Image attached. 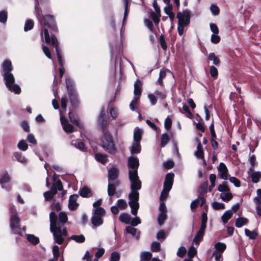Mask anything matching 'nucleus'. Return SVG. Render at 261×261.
I'll return each mask as SVG.
<instances>
[{"instance_id":"a211bd4d","label":"nucleus","mask_w":261,"mask_h":261,"mask_svg":"<svg viewBox=\"0 0 261 261\" xmlns=\"http://www.w3.org/2000/svg\"><path fill=\"white\" fill-rule=\"evenodd\" d=\"M248 222V220L244 217H239L237 219L235 222V226L238 228H240L243 226L247 224Z\"/></svg>"},{"instance_id":"338daca9","label":"nucleus","mask_w":261,"mask_h":261,"mask_svg":"<svg viewBox=\"0 0 261 261\" xmlns=\"http://www.w3.org/2000/svg\"><path fill=\"white\" fill-rule=\"evenodd\" d=\"M211 40L214 43H217L220 40V37L217 34H213L211 36Z\"/></svg>"},{"instance_id":"f03ea898","label":"nucleus","mask_w":261,"mask_h":261,"mask_svg":"<svg viewBox=\"0 0 261 261\" xmlns=\"http://www.w3.org/2000/svg\"><path fill=\"white\" fill-rule=\"evenodd\" d=\"M39 21L42 27L41 31L42 39H44L47 43H51L52 45L55 46L59 64L61 67H63V64L62 61V56L58 49L57 38L54 35H51L50 37L47 30V28H49L53 31L57 30V27L55 23L53 17L51 15H47L42 16L41 19L39 18Z\"/></svg>"},{"instance_id":"6ab92c4d","label":"nucleus","mask_w":261,"mask_h":261,"mask_svg":"<svg viewBox=\"0 0 261 261\" xmlns=\"http://www.w3.org/2000/svg\"><path fill=\"white\" fill-rule=\"evenodd\" d=\"M140 150L141 145L140 142L134 141L132 146V154L139 153Z\"/></svg>"},{"instance_id":"473e14b6","label":"nucleus","mask_w":261,"mask_h":261,"mask_svg":"<svg viewBox=\"0 0 261 261\" xmlns=\"http://www.w3.org/2000/svg\"><path fill=\"white\" fill-rule=\"evenodd\" d=\"M141 93V83L139 81H137L134 84V94L136 96H140Z\"/></svg>"},{"instance_id":"a878e982","label":"nucleus","mask_w":261,"mask_h":261,"mask_svg":"<svg viewBox=\"0 0 261 261\" xmlns=\"http://www.w3.org/2000/svg\"><path fill=\"white\" fill-rule=\"evenodd\" d=\"M204 233L202 232L198 231L194 238L193 242L197 246H198L199 243L202 241Z\"/></svg>"},{"instance_id":"cd10ccee","label":"nucleus","mask_w":261,"mask_h":261,"mask_svg":"<svg viewBox=\"0 0 261 261\" xmlns=\"http://www.w3.org/2000/svg\"><path fill=\"white\" fill-rule=\"evenodd\" d=\"M70 239L79 243H83L85 240V238L83 234L72 235L70 237Z\"/></svg>"},{"instance_id":"0e129e2a","label":"nucleus","mask_w":261,"mask_h":261,"mask_svg":"<svg viewBox=\"0 0 261 261\" xmlns=\"http://www.w3.org/2000/svg\"><path fill=\"white\" fill-rule=\"evenodd\" d=\"M210 29L211 31L214 34H218L219 33V30L217 26V25L215 23H211L210 24Z\"/></svg>"},{"instance_id":"8fccbe9b","label":"nucleus","mask_w":261,"mask_h":261,"mask_svg":"<svg viewBox=\"0 0 261 261\" xmlns=\"http://www.w3.org/2000/svg\"><path fill=\"white\" fill-rule=\"evenodd\" d=\"M161 146L164 147L168 142L169 139L167 134H163L161 138Z\"/></svg>"},{"instance_id":"4d7b16f0","label":"nucleus","mask_w":261,"mask_h":261,"mask_svg":"<svg viewBox=\"0 0 261 261\" xmlns=\"http://www.w3.org/2000/svg\"><path fill=\"white\" fill-rule=\"evenodd\" d=\"M161 245L159 242H154L151 244V250L154 252H158L160 250Z\"/></svg>"},{"instance_id":"7c9ffc66","label":"nucleus","mask_w":261,"mask_h":261,"mask_svg":"<svg viewBox=\"0 0 261 261\" xmlns=\"http://www.w3.org/2000/svg\"><path fill=\"white\" fill-rule=\"evenodd\" d=\"M14 156L16 159V160L21 163H23V164H25L27 163V159H25V158L24 157V156H23L21 153H19V152H15L14 153Z\"/></svg>"},{"instance_id":"412c9836","label":"nucleus","mask_w":261,"mask_h":261,"mask_svg":"<svg viewBox=\"0 0 261 261\" xmlns=\"http://www.w3.org/2000/svg\"><path fill=\"white\" fill-rule=\"evenodd\" d=\"M119 220L125 224H128L131 220L130 216L127 213H122L119 217Z\"/></svg>"},{"instance_id":"4468645a","label":"nucleus","mask_w":261,"mask_h":261,"mask_svg":"<svg viewBox=\"0 0 261 261\" xmlns=\"http://www.w3.org/2000/svg\"><path fill=\"white\" fill-rule=\"evenodd\" d=\"M66 87L68 91V94L70 97V99L71 101H72L75 95L73 93H72V88L73 87V86L74 85V83L72 80H71L70 79H67L66 80Z\"/></svg>"},{"instance_id":"c85d7f7f","label":"nucleus","mask_w":261,"mask_h":261,"mask_svg":"<svg viewBox=\"0 0 261 261\" xmlns=\"http://www.w3.org/2000/svg\"><path fill=\"white\" fill-rule=\"evenodd\" d=\"M208 60L213 61L214 64L218 66L220 64V60L213 53H210L208 55Z\"/></svg>"},{"instance_id":"c9c22d12","label":"nucleus","mask_w":261,"mask_h":261,"mask_svg":"<svg viewBox=\"0 0 261 261\" xmlns=\"http://www.w3.org/2000/svg\"><path fill=\"white\" fill-rule=\"evenodd\" d=\"M252 181L254 183H257L259 181V179L261 178V172H254L251 175Z\"/></svg>"},{"instance_id":"5fc2aeb1","label":"nucleus","mask_w":261,"mask_h":261,"mask_svg":"<svg viewBox=\"0 0 261 261\" xmlns=\"http://www.w3.org/2000/svg\"><path fill=\"white\" fill-rule=\"evenodd\" d=\"M18 147L22 150H26L28 149V145L24 140L20 141L17 145Z\"/></svg>"},{"instance_id":"052dcab7","label":"nucleus","mask_w":261,"mask_h":261,"mask_svg":"<svg viewBox=\"0 0 261 261\" xmlns=\"http://www.w3.org/2000/svg\"><path fill=\"white\" fill-rule=\"evenodd\" d=\"M187 252L186 249L184 247H180L177 250V254L179 257H183Z\"/></svg>"},{"instance_id":"603ef678","label":"nucleus","mask_w":261,"mask_h":261,"mask_svg":"<svg viewBox=\"0 0 261 261\" xmlns=\"http://www.w3.org/2000/svg\"><path fill=\"white\" fill-rule=\"evenodd\" d=\"M117 204V206L121 209H125L127 205L126 202L123 199H119Z\"/></svg>"},{"instance_id":"2eb2a0df","label":"nucleus","mask_w":261,"mask_h":261,"mask_svg":"<svg viewBox=\"0 0 261 261\" xmlns=\"http://www.w3.org/2000/svg\"><path fill=\"white\" fill-rule=\"evenodd\" d=\"M118 170L116 168H112L109 171V182H113L118 176Z\"/></svg>"},{"instance_id":"1a4fd4ad","label":"nucleus","mask_w":261,"mask_h":261,"mask_svg":"<svg viewBox=\"0 0 261 261\" xmlns=\"http://www.w3.org/2000/svg\"><path fill=\"white\" fill-rule=\"evenodd\" d=\"M105 215V210L102 207L95 208L92 211V224L95 227H98L103 224L102 217Z\"/></svg>"},{"instance_id":"69168bd1","label":"nucleus","mask_w":261,"mask_h":261,"mask_svg":"<svg viewBox=\"0 0 261 261\" xmlns=\"http://www.w3.org/2000/svg\"><path fill=\"white\" fill-rule=\"evenodd\" d=\"M229 180L231 183L233 184L236 187H239L240 186V182L237 178L231 177L229 178Z\"/></svg>"},{"instance_id":"423d86ee","label":"nucleus","mask_w":261,"mask_h":261,"mask_svg":"<svg viewBox=\"0 0 261 261\" xmlns=\"http://www.w3.org/2000/svg\"><path fill=\"white\" fill-rule=\"evenodd\" d=\"M54 183L53 184L50 191L44 193V197L46 200H50L53 199L54 195L57 193V191H62L63 186L60 179L56 174L53 176Z\"/></svg>"},{"instance_id":"13d9d810","label":"nucleus","mask_w":261,"mask_h":261,"mask_svg":"<svg viewBox=\"0 0 261 261\" xmlns=\"http://www.w3.org/2000/svg\"><path fill=\"white\" fill-rule=\"evenodd\" d=\"M120 259V254L117 252H114L111 254L110 261H119Z\"/></svg>"},{"instance_id":"6e6552de","label":"nucleus","mask_w":261,"mask_h":261,"mask_svg":"<svg viewBox=\"0 0 261 261\" xmlns=\"http://www.w3.org/2000/svg\"><path fill=\"white\" fill-rule=\"evenodd\" d=\"M101 142L102 147L106 151L111 153L115 152L116 149L114 147L112 136L109 132H104Z\"/></svg>"},{"instance_id":"f8f14e48","label":"nucleus","mask_w":261,"mask_h":261,"mask_svg":"<svg viewBox=\"0 0 261 261\" xmlns=\"http://www.w3.org/2000/svg\"><path fill=\"white\" fill-rule=\"evenodd\" d=\"M61 123L64 131L66 133H72L73 132V127L69 123L64 117L61 116L60 117Z\"/></svg>"},{"instance_id":"f3484780","label":"nucleus","mask_w":261,"mask_h":261,"mask_svg":"<svg viewBox=\"0 0 261 261\" xmlns=\"http://www.w3.org/2000/svg\"><path fill=\"white\" fill-rule=\"evenodd\" d=\"M143 130L138 127H136L134 129V141L140 142L142 138Z\"/></svg>"},{"instance_id":"f704fd0d","label":"nucleus","mask_w":261,"mask_h":261,"mask_svg":"<svg viewBox=\"0 0 261 261\" xmlns=\"http://www.w3.org/2000/svg\"><path fill=\"white\" fill-rule=\"evenodd\" d=\"M245 233L250 239L254 240L256 238L257 234L254 231H250L248 229H245Z\"/></svg>"},{"instance_id":"864d4df0","label":"nucleus","mask_w":261,"mask_h":261,"mask_svg":"<svg viewBox=\"0 0 261 261\" xmlns=\"http://www.w3.org/2000/svg\"><path fill=\"white\" fill-rule=\"evenodd\" d=\"M210 72L211 76L213 77H214V79H216L217 77L218 70L215 67L213 66H211L210 69Z\"/></svg>"},{"instance_id":"6e6d98bb","label":"nucleus","mask_w":261,"mask_h":261,"mask_svg":"<svg viewBox=\"0 0 261 261\" xmlns=\"http://www.w3.org/2000/svg\"><path fill=\"white\" fill-rule=\"evenodd\" d=\"M210 10L214 15H217L219 13V9L216 5H212L210 7Z\"/></svg>"},{"instance_id":"de8ad7c7","label":"nucleus","mask_w":261,"mask_h":261,"mask_svg":"<svg viewBox=\"0 0 261 261\" xmlns=\"http://www.w3.org/2000/svg\"><path fill=\"white\" fill-rule=\"evenodd\" d=\"M71 144L79 149L82 150L84 148V144L82 142L72 140Z\"/></svg>"},{"instance_id":"bb28decb","label":"nucleus","mask_w":261,"mask_h":261,"mask_svg":"<svg viewBox=\"0 0 261 261\" xmlns=\"http://www.w3.org/2000/svg\"><path fill=\"white\" fill-rule=\"evenodd\" d=\"M232 215V211L231 210H228L226 211L222 216V220L224 223H226Z\"/></svg>"},{"instance_id":"5701e85b","label":"nucleus","mask_w":261,"mask_h":261,"mask_svg":"<svg viewBox=\"0 0 261 261\" xmlns=\"http://www.w3.org/2000/svg\"><path fill=\"white\" fill-rule=\"evenodd\" d=\"M95 159L98 162L102 164H105L107 162L108 159L106 155L102 153H98L95 154Z\"/></svg>"},{"instance_id":"7ed1b4c3","label":"nucleus","mask_w":261,"mask_h":261,"mask_svg":"<svg viewBox=\"0 0 261 261\" xmlns=\"http://www.w3.org/2000/svg\"><path fill=\"white\" fill-rule=\"evenodd\" d=\"M50 229L53 233L55 242L58 244H61L64 241V237L67 234V231L65 228L62 229L61 225L64 224L67 221L66 214L64 212L60 213L59 215V222H58L57 216L54 212L50 213Z\"/></svg>"},{"instance_id":"4c0bfd02","label":"nucleus","mask_w":261,"mask_h":261,"mask_svg":"<svg viewBox=\"0 0 261 261\" xmlns=\"http://www.w3.org/2000/svg\"><path fill=\"white\" fill-rule=\"evenodd\" d=\"M218 190L222 193L230 191V189L227 184V182H224L223 184L219 185Z\"/></svg>"},{"instance_id":"ea45409f","label":"nucleus","mask_w":261,"mask_h":261,"mask_svg":"<svg viewBox=\"0 0 261 261\" xmlns=\"http://www.w3.org/2000/svg\"><path fill=\"white\" fill-rule=\"evenodd\" d=\"M39 0H35L36 1V4L35 6V9L36 12V16L38 17V18L41 19L42 18V11L39 7Z\"/></svg>"},{"instance_id":"e433bc0d","label":"nucleus","mask_w":261,"mask_h":261,"mask_svg":"<svg viewBox=\"0 0 261 261\" xmlns=\"http://www.w3.org/2000/svg\"><path fill=\"white\" fill-rule=\"evenodd\" d=\"M166 218V213H160L158 218L159 224L160 226L162 225Z\"/></svg>"},{"instance_id":"774afa93","label":"nucleus","mask_w":261,"mask_h":261,"mask_svg":"<svg viewBox=\"0 0 261 261\" xmlns=\"http://www.w3.org/2000/svg\"><path fill=\"white\" fill-rule=\"evenodd\" d=\"M42 48H43V53H44L45 56L48 59H51V54L50 53L49 48L47 47H46L45 46H44V45L42 46Z\"/></svg>"},{"instance_id":"20e7f679","label":"nucleus","mask_w":261,"mask_h":261,"mask_svg":"<svg viewBox=\"0 0 261 261\" xmlns=\"http://www.w3.org/2000/svg\"><path fill=\"white\" fill-rule=\"evenodd\" d=\"M4 74L3 75L5 85L7 88L12 92L16 94L20 93L21 89L19 86L15 84V78L12 73L10 72L12 70V64L10 60L5 61L2 65Z\"/></svg>"},{"instance_id":"f257e3e1","label":"nucleus","mask_w":261,"mask_h":261,"mask_svg":"<svg viewBox=\"0 0 261 261\" xmlns=\"http://www.w3.org/2000/svg\"><path fill=\"white\" fill-rule=\"evenodd\" d=\"M139 165V160L137 157L130 156L128 161L129 179L130 181L131 192L128 195V204L132 207V212L136 215L139 207L138 202L139 193L138 190L141 188V181L138 175V168Z\"/></svg>"},{"instance_id":"a18cd8bd","label":"nucleus","mask_w":261,"mask_h":261,"mask_svg":"<svg viewBox=\"0 0 261 261\" xmlns=\"http://www.w3.org/2000/svg\"><path fill=\"white\" fill-rule=\"evenodd\" d=\"M140 256L142 260L144 261L149 260L151 258L152 255L149 252H143L141 253Z\"/></svg>"},{"instance_id":"e2e57ef3","label":"nucleus","mask_w":261,"mask_h":261,"mask_svg":"<svg viewBox=\"0 0 261 261\" xmlns=\"http://www.w3.org/2000/svg\"><path fill=\"white\" fill-rule=\"evenodd\" d=\"M105 249L103 248H100L98 249L97 252L95 253V256L96 258H100L105 253Z\"/></svg>"},{"instance_id":"a19ab883","label":"nucleus","mask_w":261,"mask_h":261,"mask_svg":"<svg viewBox=\"0 0 261 261\" xmlns=\"http://www.w3.org/2000/svg\"><path fill=\"white\" fill-rule=\"evenodd\" d=\"M197 253L196 248L192 245L189 249L188 255L190 258H192Z\"/></svg>"},{"instance_id":"79ce46f5","label":"nucleus","mask_w":261,"mask_h":261,"mask_svg":"<svg viewBox=\"0 0 261 261\" xmlns=\"http://www.w3.org/2000/svg\"><path fill=\"white\" fill-rule=\"evenodd\" d=\"M256 195V196L254 198V201L256 205H258L261 204V189L257 190Z\"/></svg>"},{"instance_id":"dca6fc26","label":"nucleus","mask_w":261,"mask_h":261,"mask_svg":"<svg viewBox=\"0 0 261 261\" xmlns=\"http://www.w3.org/2000/svg\"><path fill=\"white\" fill-rule=\"evenodd\" d=\"M226 248V245L225 243L222 242H218L215 245V250L214 252L220 253V254H222Z\"/></svg>"},{"instance_id":"9d476101","label":"nucleus","mask_w":261,"mask_h":261,"mask_svg":"<svg viewBox=\"0 0 261 261\" xmlns=\"http://www.w3.org/2000/svg\"><path fill=\"white\" fill-rule=\"evenodd\" d=\"M173 173H169L166 175L164 184L163 189L166 190L167 191H170L173 185Z\"/></svg>"},{"instance_id":"2f4dec72","label":"nucleus","mask_w":261,"mask_h":261,"mask_svg":"<svg viewBox=\"0 0 261 261\" xmlns=\"http://www.w3.org/2000/svg\"><path fill=\"white\" fill-rule=\"evenodd\" d=\"M116 191L115 184L112 182H109L108 188V195L112 196L115 194Z\"/></svg>"},{"instance_id":"b1692460","label":"nucleus","mask_w":261,"mask_h":261,"mask_svg":"<svg viewBox=\"0 0 261 261\" xmlns=\"http://www.w3.org/2000/svg\"><path fill=\"white\" fill-rule=\"evenodd\" d=\"M26 237L27 240L33 245H36L39 242V238L33 234H27Z\"/></svg>"},{"instance_id":"680f3d73","label":"nucleus","mask_w":261,"mask_h":261,"mask_svg":"<svg viewBox=\"0 0 261 261\" xmlns=\"http://www.w3.org/2000/svg\"><path fill=\"white\" fill-rule=\"evenodd\" d=\"M53 253L54 257L58 258L59 256V247L57 245H54L53 247Z\"/></svg>"},{"instance_id":"c03bdc74","label":"nucleus","mask_w":261,"mask_h":261,"mask_svg":"<svg viewBox=\"0 0 261 261\" xmlns=\"http://www.w3.org/2000/svg\"><path fill=\"white\" fill-rule=\"evenodd\" d=\"M34 26V22L32 20H28L25 22L24 30L28 31L31 30Z\"/></svg>"},{"instance_id":"72a5a7b5","label":"nucleus","mask_w":261,"mask_h":261,"mask_svg":"<svg viewBox=\"0 0 261 261\" xmlns=\"http://www.w3.org/2000/svg\"><path fill=\"white\" fill-rule=\"evenodd\" d=\"M11 177L8 173L4 174L0 178V184L3 185L9 182L10 181Z\"/></svg>"},{"instance_id":"37998d69","label":"nucleus","mask_w":261,"mask_h":261,"mask_svg":"<svg viewBox=\"0 0 261 261\" xmlns=\"http://www.w3.org/2000/svg\"><path fill=\"white\" fill-rule=\"evenodd\" d=\"M130 208H132V207H130ZM131 213H132L131 212ZM137 213L138 212H137ZM134 216H135V217L132 220H130V224L131 225L133 226H136L137 225L141 223V220L140 219V218L137 216V215H134L133 213H132Z\"/></svg>"},{"instance_id":"3c124183","label":"nucleus","mask_w":261,"mask_h":261,"mask_svg":"<svg viewBox=\"0 0 261 261\" xmlns=\"http://www.w3.org/2000/svg\"><path fill=\"white\" fill-rule=\"evenodd\" d=\"M109 110L110 115L113 118H116L118 116L119 114L117 109L111 107L110 108Z\"/></svg>"},{"instance_id":"0eeeda50","label":"nucleus","mask_w":261,"mask_h":261,"mask_svg":"<svg viewBox=\"0 0 261 261\" xmlns=\"http://www.w3.org/2000/svg\"><path fill=\"white\" fill-rule=\"evenodd\" d=\"M12 215L10 217V226L12 231L15 233L22 236V231L20 225V220L16 215V208L13 206L11 208Z\"/></svg>"},{"instance_id":"bf43d9fd","label":"nucleus","mask_w":261,"mask_h":261,"mask_svg":"<svg viewBox=\"0 0 261 261\" xmlns=\"http://www.w3.org/2000/svg\"><path fill=\"white\" fill-rule=\"evenodd\" d=\"M249 162H250V163L251 164V166H252L250 168L249 170L253 172V167L254 166H255L257 164V163L256 162L255 157V156L254 155H252L250 156Z\"/></svg>"},{"instance_id":"39448f33","label":"nucleus","mask_w":261,"mask_h":261,"mask_svg":"<svg viewBox=\"0 0 261 261\" xmlns=\"http://www.w3.org/2000/svg\"><path fill=\"white\" fill-rule=\"evenodd\" d=\"M177 18L178 19L177 27L178 33L180 36H181L184 33L185 27L190 23V12L187 10H185L182 12H179L177 14Z\"/></svg>"},{"instance_id":"58836bf2","label":"nucleus","mask_w":261,"mask_h":261,"mask_svg":"<svg viewBox=\"0 0 261 261\" xmlns=\"http://www.w3.org/2000/svg\"><path fill=\"white\" fill-rule=\"evenodd\" d=\"M8 14L6 11H0V22L5 23L7 20Z\"/></svg>"},{"instance_id":"4be33fe9","label":"nucleus","mask_w":261,"mask_h":261,"mask_svg":"<svg viewBox=\"0 0 261 261\" xmlns=\"http://www.w3.org/2000/svg\"><path fill=\"white\" fill-rule=\"evenodd\" d=\"M220 198L224 201H228L232 198V194L230 191L224 192L221 193Z\"/></svg>"},{"instance_id":"aec40b11","label":"nucleus","mask_w":261,"mask_h":261,"mask_svg":"<svg viewBox=\"0 0 261 261\" xmlns=\"http://www.w3.org/2000/svg\"><path fill=\"white\" fill-rule=\"evenodd\" d=\"M125 230L127 233L132 234L137 240L139 239V233L137 234V229L131 226H128L126 227Z\"/></svg>"},{"instance_id":"49530a36","label":"nucleus","mask_w":261,"mask_h":261,"mask_svg":"<svg viewBox=\"0 0 261 261\" xmlns=\"http://www.w3.org/2000/svg\"><path fill=\"white\" fill-rule=\"evenodd\" d=\"M216 179V176L214 174H211L210 175V180L211 183V185L209 187V191L212 190V189L215 186V181Z\"/></svg>"},{"instance_id":"c756f323","label":"nucleus","mask_w":261,"mask_h":261,"mask_svg":"<svg viewBox=\"0 0 261 261\" xmlns=\"http://www.w3.org/2000/svg\"><path fill=\"white\" fill-rule=\"evenodd\" d=\"M90 192V190L86 187H83L79 191L80 195L83 197H89Z\"/></svg>"},{"instance_id":"09e8293b","label":"nucleus","mask_w":261,"mask_h":261,"mask_svg":"<svg viewBox=\"0 0 261 261\" xmlns=\"http://www.w3.org/2000/svg\"><path fill=\"white\" fill-rule=\"evenodd\" d=\"M212 206L215 210L224 209L225 205L223 203L214 202L212 203Z\"/></svg>"},{"instance_id":"ddd939ff","label":"nucleus","mask_w":261,"mask_h":261,"mask_svg":"<svg viewBox=\"0 0 261 261\" xmlns=\"http://www.w3.org/2000/svg\"><path fill=\"white\" fill-rule=\"evenodd\" d=\"M79 196L76 194L71 195L69 199L68 207L70 210H75L77 206V200Z\"/></svg>"},{"instance_id":"9b49d317","label":"nucleus","mask_w":261,"mask_h":261,"mask_svg":"<svg viewBox=\"0 0 261 261\" xmlns=\"http://www.w3.org/2000/svg\"><path fill=\"white\" fill-rule=\"evenodd\" d=\"M219 175L223 179H227L228 178V170L226 165L221 163L218 167Z\"/></svg>"},{"instance_id":"393cba45","label":"nucleus","mask_w":261,"mask_h":261,"mask_svg":"<svg viewBox=\"0 0 261 261\" xmlns=\"http://www.w3.org/2000/svg\"><path fill=\"white\" fill-rule=\"evenodd\" d=\"M195 155L199 159L203 158V151L202 150V146L200 142H199L197 146V151L195 152Z\"/></svg>"}]
</instances>
